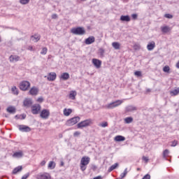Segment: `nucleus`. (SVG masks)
<instances>
[{
  "mask_svg": "<svg viewBox=\"0 0 179 179\" xmlns=\"http://www.w3.org/2000/svg\"><path fill=\"white\" fill-rule=\"evenodd\" d=\"M71 31L73 34H76V36H83L84 34H86V30L82 27L72 28Z\"/></svg>",
  "mask_w": 179,
  "mask_h": 179,
  "instance_id": "f257e3e1",
  "label": "nucleus"
},
{
  "mask_svg": "<svg viewBox=\"0 0 179 179\" xmlns=\"http://www.w3.org/2000/svg\"><path fill=\"white\" fill-rule=\"evenodd\" d=\"M90 163V157H83L80 160V170L82 171H85L86 170V166Z\"/></svg>",
  "mask_w": 179,
  "mask_h": 179,
  "instance_id": "f03ea898",
  "label": "nucleus"
},
{
  "mask_svg": "<svg viewBox=\"0 0 179 179\" xmlns=\"http://www.w3.org/2000/svg\"><path fill=\"white\" fill-rule=\"evenodd\" d=\"M92 124H93L92 120L87 119L78 123L77 124V128L78 129H82L83 128H86V127H90V125H92Z\"/></svg>",
  "mask_w": 179,
  "mask_h": 179,
  "instance_id": "7ed1b4c3",
  "label": "nucleus"
},
{
  "mask_svg": "<svg viewBox=\"0 0 179 179\" xmlns=\"http://www.w3.org/2000/svg\"><path fill=\"white\" fill-rule=\"evenodd\" d=\"M79 121H80V117H79V116H77L67 120L66 125H69V127H72L73 125H75V124H78Z\"/></svg>",
  "mask_w": 179,
  "mask_h": 179,
  "instance_id": "20e7f679",
  "label": "nucleus"
},
{
  "mask_svg": "<svg viewBox=\"0 0 179 179\" xmlns=\"http://www.w3.org/2000/svg\"><path fill=\"white\" fill-rule=\"evenodd\" d=\"M30 87V82L29 81H22L20 84V89L23 92H26V90H29Z\"/></svg>",
  "mask_w": 179,
  "mask_h": 179,
  "instance_id": "39448f33",
  "label": "nucleus"
},
{
  "mask_svg": "<svg viewBox=\"0 0 179 179\" xmlns=\"http://www.w3.org/2000/svg\"><path fill=\"white\" fill-rule=\"evenodd\" d=\"M41 110V106L38 103L34 104L31 106V113L34 115H36Z\"/></svg>",
  "mask_w": 179,
  "mask_h": 179,
  "instance_id": "423d86ee",
  "label": "nucleus"
},
{
  "mask_svg": "<svg viewBox=\"0 0 179 179\" xmlns=\"http://www.w3.org/2000/svg\"><path fill=\"white\" fill-rule=\"evenodd\" d=\"M41 118H43V120H48V117H50V110L48 109H43L41 110L40 113Z\"/></svg>",
  "mask_w": 179,
  "mask_h": 179,
  "instance_id": "0eeeda50",
  "label": "nucleus"
},
{
  "mask_svg": "<svg viewBox=\"0 0 179 179\" xmlns=\"http://www.w3.org/2000/svg\"><path fill=\"white\" fill-rule=\"evenodd\" d=\"M122 104V101L117 100L113 102L110 103L106 106L107 108L111 109L115 108V107H118V106H121Z\"/></svg>",
  "mask_w": 179,
  "mask_h": 179,
  "instance_id": "6e6552de",
  "label": "nucleus"
},
{
  "mask_svg": "<svg viewBox=\"0 0 179 179\" xmlns=\"http://www.w3.org/2000/svg\"><path fill=\"white\" fill-rule=\"evenodd\" d=\"M33 105V100L30 98H26L23 101V106L24 107H27V108H29V107H31Z\"/></svg>",
  "mask_w": 179,
  "mask_h": 179,
  "instance_id": "1a4fd4ad",
  "label": "nucleus"
},
{
  "mask_svg": "<svg viewBox=\"0 0 179 179\" xmlns=\"http://www.w3.org/2000/svg\"><path fill=\"white\" fill-rule=\"evenodd\" d=\"M18 128L21 132H30L31 131L29 127L23 124L19 125Z\"/></svg>",
  "mask_w": 179,
  "mask_h": 179,
  "instance_id": "9d476101",
  "label": "nucleus"
},
{
  "mask_svg": "<svg viewBox=\"0 0 179 179\" xmlns=\"http://www.w3.org/2000/svg\"><path fill=\"white\" fill-rule=\"evenodd\" d=\"M92 64L96 69H100V68H101V61L99 59H92Z\"/></svg>",
  "mask_w": 179,
  "mask_h": 179,
  "instance_id": "9b49d317",
  "label": "nucleus"
},
{
  "mask_svg": "<svg viewBox=\"0 0 179 179\" xmlns=\"http://www.w3.org/2000/svg\"><path fill=\"white\" fill-rule=\"evenodd\" d=\"M47 79H48V80H49V82H53V80L57 79V73H55V72L50 73L48 75Z\"/></svg>",
  "mask_w": 179,
  "mask_h": 179,
  "instance_id": "f8f14e48",
  "label": "nucleus"
},
{
  "mask_svg": "<svg viewBox=\"0 0 179 179\" xmlns=\"http://www.w3.org/2000/svg\"><path fill=\"white\" fill-rule=\"evenodd\" d=\"M38 179H50L51 176L49 175V173H40L37 176Z\"/></svg>",
  "mask_w": 179,
  "mask_h": 179,
  "instance_id": "ddd939ff",
  "label": "nucleus"
},
{
  "mask_svg": "<svg viewBox=\"0 0 179 179\" xmlns=\"http://www.w3.org/2000/svg\"><path fill=\"white\" fill-rule=\"evenodd\" d=\"M161 31L164 34H167V33H170L171 31V27L169 26L161 27Z\"/></svg>",
  "mask_w": 179,
  "mask_h": 179,
  "instance_id": "4468645a",
  "label": "nucleus"
},
{
  "mask_svg": "<svg viewBox=\"0 0 179 179\" xmlns=\"http://www.w3.org/2000/svg\"><path fill=\"white\" fill-rule=\"evenodd\" d=\"M94 41H96V38H94V36H90L85 39V44L89 45L90 44H93V43H94Z\"/></svg>",
  "mask_w": 179,
  "mask_h": 179,
  "instance_id": "2eb2a0df",
  "label": "nucleus"
},
{
  "mask_svg": "<svg viewBox=\"0 0 179 179\" xmlns=\"http://www.w3.org/2000/svg\"><path fill=\"white\" fill-rule=\"evenodd\" d=\"M29 94H31V96H37V94H38V88L36 87H33L32 88H31V90H29Z\"/></svg>",
  "mask_w": 179,
  "mask_h": 179,
  "instance_id": "dca6fc26",
  "label": "nucleus"
},
{
  "mask_svg": "<svg viewBox=\"0 0 179 179\" xmlns=\"http://www.w3.org/2000/svg\"><path fill=\"white\" fill-rule=\"evenodd\" d=\"M20 59V57L11 55L9 57L10 62H17Z\"/></svg>",
  "mask_w": 179,
  "mask_h": 179,
  "instance_id": "f3484780",
  "label": "nucleus"
},
{
  "mask_svg": "<svg viewBox=\"0 0 179 179\" xmlns=\"http://www.w3.org/2000/svg\"><path fill=\"white\" fill-rule=\"evenodd\" d=\"M138 108L134 106H129L126 108V113H131V111H136Z\"/></svg>",
  "mask_w": 179,
  "mask_h": 179,
  "instance_id": "a211bd4d",
  "label": "nucleus"
},
{
  "mask_svg": "<svg viewBox=\"0 0 179 179\" xmlns=\"http://www.w3.org/2000/svg\"><path fill=\"white\" fill-rule=\"evenodd\" d=\"M155 47H156V44L155 43V41H152L151 43H148L147 45V48L148 51H152Z\"/></svg>",
  "mask_w": 179,
  "mask_h": 179,
  "instance_id": "6ab92c4d",
  "label": "nucleus"
},
{
  "mask_svg": "<svg viewBox=\"0 0 179 179\" xmlns=\"http://www.w3.org/2000/svg\"><path fill=\"white\" fill-rule=\"evenodd\" d=\"M6 111L10 114H15V113H16V108L13 106H9L7 108Z\"/></svg>",
  "mask_w": 179,
  "mask_h": 179,
  "instance_id": "aec40b11",
  "label": "nucleus"
},
{
  "mask_svg": "<svg viewBox=\"0 0 179 179\" xmlns=\"http://www.w3.org/2000/svg\"><path fill=\"white\" fill-rule=\"evenodd\" d=\"M120 20L122 22H131V17H129V15H122Z\"/></svg>",
  "mask_w": 179,
  "mask_h": 179,
  "instance_id": "412c9836",
  "label": "nucleus"
},
{
  "mask_svg": "<svg viewBox=\"0 0 179 179\" xmlns=\"http://www.w3.org/2000/svg\"><path fill=\"white\" fill-rule=\"evenodd\" d=\"M63 113H64V115H65L66 117H69V115H71V114H72V109L64 108Z\"/></svg>",
  "mask_w": 179,
  "mask_h": 179,
  "instance_id": "4be33fe9",
  "label": "nucleus"
},
{
  "mask_svg": "<svg viewBox=\"0 0 179 179\" xmlns=\"http://www.w3.org/2000/svg\"><path fill=\"white\" fill-rule=\"evenodd\" d=\"M40 38H41L40 35H37V34H35L31 36V40L32 41H34V43H37V41H40Z\"/></svg>",
  "mask_w": 179,
  "mask_h": 179,
  "instance_id": "5701e85b",
  "label": "nucleus"
},
{
  "mask_svg": "<svg viewBox=\"0 0 179 179\" xmlns=\"http://www.w3.org/2000/svg\"><path fill=\"white\" fill-rule=\"evenodd\" d=\"M115 141L116 142H124V141H125V137L122 136H116L115 137Z\"/></svg>",
  "mask_w": 179,
  "mask_h": 179,
  "instance_id": "b1692460",
  "label": "nucleus"
},
{
  "mask_svg": "<svg viewBox=\"0 0 179 179\" xmlns=\"http://www.w3.org/2000/svg\"><path fill=\"white\" fill-rule=\"evenodd\" d=\"M22 170H23V167L22 166H19L13 169V174H17V173H19V171H22Z\"/></svg>",
  "mask_w": 179,
  "mask_h": 179,
  "instance_id": "393cba45",
  "label": "nucleus"
},
{
  "mask_svg": "<svg viewBox=\"0 0 179 179\" xmlns=\"http://www.w3.org/2000/svg\"><path fill=\"white\" fill-rule=\"evenodd\" d=\"M60 78L63 80H68V79H69V73H63Z\"/></svg>",
  "mask_w": 179,
  "mask_h": 179,
  "instance_id": "a878e982",
  "label": "nucleus"
},
{
  "mask_svg": "<svg viewBox=\"0 0 179 179\" xmlns=\"http://www.w3.org/2000/svg\"><path fill=\"white\" fill-rule=\"evenodd\" d=\"M170 94L172 96H177L178 94H179V87L173 90L172 91H170Z\"/></svg>",
  "mask_w": 179,
  "mask_h": 179,
  "instance_id": "bb28decb",
  "label": "nucleus"
},
{
  "mask_svg": "<svg viewBox=\"0 0 179 179\" xmlns=\"http://www.w3.org/2000/svg\"><path fill=\"white\" fill-rule=\"evenodd\" d=\"M13 157H17V158H20V157H23V152H16L13 155Z\"/></svg>",
  "mask_w": 179,
  "mask_h": 179,
  "instance_id": "cd10ccee",
  "label": "nucleus"
},
{
  "mask_svg": "<svg viewBox=\"0 0 179 179\" xmlns=\"http://www.w3.org/2000/svg\"><path fill=\"white\" fill-rule=\"evenodd\" d=\"M119 166L118 163H115L113 165H112L108 170V173H111V171H113V170H115V169L117 168V166Z\"/></svg>",
  "mask_w": 179,
  "mask_h": 179,
  "instance_id": "c85d7f7f",
  "label": "nucleus"
},
{
  "mask_svg": "<svg viewBox=\"0 0 179 179\" xmlns=\"http://www.w3.org/2000/svg\"><path fill=\"white\" fill-rule=\"evenodd\" d=\"M121 45H120V43L118 42H113L112 43V47H113V48H115V50H120V47Z\"/></svg>",
  "mask_w": 179,
  "mask_h": 179,
  "instance_id": "c756f323",
  "label": "nucleus"
},
{
  "mask_svg": "<svg viewBox=\"0 0 179 179\" xmlns=\"http://www.w3.org/2000/svg\"><path fill=\"white\" fill-rule=\"evenodd\" d=\"M76 96V92L75 91H71L69 94V98L71 100H75V97Z\"/></svg>",
  "mask_w": 179,
  "mask_h": 179,
  "instance_id": "7c9ffc66",
  "label": "nucleus"
},
{
  "mask_svg": "<svg viewBox=\"0 0 179 179\" xmlns=\"http://www.w3.org/2000/svg\"><path fill=\"white\" fill-rule=\"evenodd\" d=\"M48 167V169H50L51 170H52V169H55V162H54L53 161H50L49 162Z\"/></svg>",
  "mask_w": 179,
  "mask_h": 179,
  "instance_id": "2f4dec72",
  "label": "nucleus"
},
{
  "mask_svg": "<svg viewBox=\"0 0 179 179\" xmlns=\"http://www.w3.org/2000/svg\"><path fill=\"white\" fill-rule=\"evenodd\" d=\"M11 92H13V94H16V95L19 94V90L15 86L11 88Z\"/></svg>",
  "mask_w": 179,
  "mask_h": 179,
  "instance_id": "473e14b6",
  "label": "nucleus"
},
{
  "mask_svg": "<svg viewBox=\"0 0 179 179\" xmlns=\"http://www.w3.org/2000/svg\"><path fill=\"white\" fill-rule=\"evenodd\" d=\"M128 169H125V170L124 171L123 173H122L120 174V178L122 179V178H124L125 176H127V174H128Z\"/></svg>",
  "mask_w": 179,
  "mask_h": 179,
  "instance_id": "72a5a7b5",
  "label": "nucleus"
},
{
  "mask_svg": "<svg viewBox=\"0 0 179 179\" xmlns=\"http://www.w3.org/2000/svg\"><path fill=\"white\" fill-rule=\"evenodd\" d=\"M124 121H125L126 124H131V122H132V121H134V119L131 117H126L124 119Z\"/></svg>",
  "mask_w": 179,
  "mask_h": 179,
  "instance_id": "f704fd0d",
  "label": "nucleus"
},
{
  "mask_svg": "<svg viewBox=\"0 0 179 179\" xmlns=\"http://www.w3.org/2000/svg\"><path fill=\"white\" fill-rule=\"evenodd\" d=\"M29 2H30V0H20V3H21V5H27Z\"/></svg>",
  "mask_w": 179,
  "mask_h": 179,
  "instance_id": "c9c22d12",
  "label": "nucleus"
},
{
  "mask_svg": "<svg viewBox=\"0 0 179 179\" xmlns=\"http://www.w3.org/2000/svg\"><path fill=\"white\" fill-rule=\"evenodd\" d=\"M47 51H48V49H47V48H43L41 54L42 55H45V54H47Z\"/></svg>",
  "mask_w": 179,
  "mask_h": 179,
  "instance_id": "e433bc0d",
  "label": "nucleus"
},
{
  "mask_svg": "<svg viewBox=\"0 0 179 179\" xmlns=\"http://www.w3.org/2000/svg\"><path fill=\"white\" fill-rule=\"evenodd\" d=\"M163 71H164V72H166V73H169V72H170V67L169 66H165L163 68Z\"/></svg>",
  "mask_w": 179,
  "mask_h": 179,
  "instance_id": "4c0bfd02",
  "label": "nucleus"
},
{
  "mask_svg": "<svg viewBox=\"0 0 179 179\" xmlns=\"http://www.w3.org/2000/svg\"><path fill=\"white\" fill-rule=\"evenodd\" d=\"M171 143L172 144L171 145V146L172 148H174V147H176V145H178V141L176 140H174L173 141L171 142Z\"/></svg>",
  "mask_w": 179,
  "mask_h": 179,
  "instance_id": "58836bf2",
  "label": "nucleus"
},
{
  "mask_svg": "<svg viewBox=\"0 0 179 179\" xmlns=\"http://www.w3.org/2000/svg\"><path fill=\"white\" fill-rule=\"evenodd\" d=\"M134 49L136 50H141V45L139 44H135L134 45Z\"/></svg>",
  "mask_w": 179,
  "mask_h": 179,
  "instance_id": "ea45409f",
  "label": "nucleus"
},
{
  "mask_svg": "<svg viewBox=\"0 0 179 179\" xmlns=\"http://www.w3.org/2000/svg\"><path fill=\"white\" fill-rule=\"evenodd\" d=\"M169 153H170L169 150H165L163 152V157L165 159L166 156H167V155H169Z\"/></svg>",
  "mask_w": 179,
  "mask_h": 179,
  "instance_id": "a19ab883",
  "label": "nucleus"
},
{
  "mask_svg": "<svg viewBox=\"0 0 179 179\" xmlns=\"http://www.w3.org/2000/svg\"><path fill=\"white\" fill-rule=\"evenodd\" d=\"M164 17H166V19H173V15H171V14H165Z\"/></svg>",
  "mask_w": 179,
  "mask_h": 179,
  "instance_id": "79ce46f5",
  "label": "nucleus"
},
{
  "mask_svg": "<svg viewBox=\"0 0 179 179\" xmlns=\"http://www.w3.org/2000/svg\"><path fill=\"white\" fill-rule=\"evenodd\" d=\"M134 75H135L136 76H138V78H139V77L142 76V72H141V71H136V72L134 73Z\"/></svg>",
  "mask_w": 179,
  "mask_h": 179,
  "instance_id": "37998d69",
  "label": "nucleus"
},
{
  "mask_svg": "<svg viewBox=\"0 0 179 179\" xmlns=\"http://www.w3.org/2000/svg\"><path fill=\"white\" fill-rule=\"evenodd\" d=\"M101 127H102V128H106V127H108V123H107V122L101 123Z\"/></svg>",
  "mask_w": 179,
  "mask_h": 179,
  "instance_id": "c03bdc74",
  "label": "nucleus"
},
{
  "mask_svg": "<svg viewBox=\"0 0 179 179\" xmlns=\"http://www.w3.org/2000/svg\"><path fill=\"white\" fill-rule=\"evenodd\" d=\"M37 101L38 103H43V101H44V98H43V96H41L38 98Z\"/></svg>",
  "mask_w": 179,
  "mask_h": 179,
  "instance_id": "a18cd8bd",
  "label": "nucleus"
},
{
  "mask_svg": "<svg viewBox=\"0 0 179 179\" xmlns=\"http://www.w3.org/2000/svg\"><path fill=\"white\" fill-rule=\"evenodd\" d=\"M30 176V173H27V174H25V175H24L22 177V178L21 179H27V178H29V176Z\"/></svg>",
  "mask_w": 179,
  "mask_h": 179,
  "instance_id": "49530a36",
  "label": "nucleus"
},
{
  "mask_svg": "<svg viewBox=\"0 0 179 179\" xmlns=\"http://www.w3.org/2000/svg\"><path fill=\"white\" fill-rule=\"evenodd\" d=\"M131 17L134 20H136V19H138V14H132Z\"/></svg>",
  "mask_w": 179,
  "mask_h": 179,
  "instance_id": "de8ad7c7",
  "label": "nucleus"
},
{
  "mask_svg": "<svg viewBox=\"0 0 179 179\" xmlns=\"http://www.w3.org/2000/svg\"><path fill=\"white\" fill-rule=\"evenodd\" d=\"M99 54H100V55H101V56L104 55V49L100 48V49H99Z\"/></svg>",
  "mask_w": 179,
  "mask_h": 179,
  "instance_id": "09e8293b",
  "label": "nucleus"
},
{
  "mask_svg": "<svg viewBox=\"0 0 179 179\" xmlns=\"http://www.w3.org/2000/svg\"><path fill=\"white\" fill-rule=\"evenodd\" d=\"M142 179H150V176L148 173L145 175Z\"/></svg>",
  "mask_w": 179,
  "mask_h": 179,
  "instance_id": "8fccbe9b",
  "label": "nucleus"
},
{
  "mask_svg": "<svg viewBox=\"0 0 179 179\" xmlns=\"http://www.w3.org/2000/svg\"><path fill=\"white\" fill-rule=\"evenodd\" d=\"M79 135H80V132L79 131H75L73 134L74 136H79Z\"/></svg>",
  "mask_w": 179,
  "mask_h": 179,
  "instance_id": "3c124183",
  "label": "nucleus"
},
{
  "mask_svg": "<svg viewBox=\"0 0 179 179\" xmlns=\"http://www.w3.org/2000/svg\"><path fill=\"white\" fill-rule=\"evenodd\" d=\"M57 17H58V15L57 14L52 15V19H57Z\"/></svg>",
  "mask_w": 179,
  "mask_h": 179,
  "instance_id": "603ef678",
  "label": "nucleus"
},
{
  "mask_svg": "<svg viewBox=\"0 0 179 179\" xmlns=\"http://www.w3.org/2000/svg\"><path fill=\"white\" fill-rule=\"evenodd\" d=\"M143 159L145 160V162H149V159L146 157H143Z\"/></svg>",
  "mask_w": 179,
  "mask_h": 179,
  "instance_id": "864d4df0",
  "label": "nucleus"
},
{
  "mask_svg": "<svg viewBox=\"0 0 179 179\" xmlns=\"http://www.w3.org/2000/svg\"><path fill=\"white\" fill-rule=\"evenodd\" d=\"M41 166H45V161L43 160L41 162Z\"/></svg>",
  "mask_w": 179,
  "mask_h": 179,
  "instance_id": "5fc2aeb1",
  "label": "nucleus"
},
{
  "mask_svg": "<svg viewBox=\"0 0 179 179\" xmlns=\"http://www.w3.org/2000/svg\"><path fill=\"white\" fill-rule=\"evenodd\" d=\"M21 116H22V120H24L26 118V115L25 114L21 115Z\"/></svg>",
  "mask_w": 179,
  "mask_h": 179,
  "instance_id": "6e6d98bb",
  "label": "nucleus"
},
{
  "mask_svg": "<svg viewBox=\"0 0 179 179\" xmlns=\"http://www.w3.org/2000/svg\"><path fill=\"white\" fill-rule=\"evenodd\" d=\"M103 178L100 176L94 178L93 179H102Z\"/></svg>",
  "mask_w": 179,
  "mask_h": 179,
  "instance_id": "4d7b16f0",
  "label": "nucleus"
},
{
  "mask_svg": "<svg viewBox=\"0 0 179 179\" xmlns=\"http://www.w3.org/2000/svg\"><path fill=\"white\" fill-rule=\"evenodd\" d=\"M15 117L17 118V119L20 118V117H19V115H16L15 116Z\"/></svg>",
  "mask_w": 179,
  "mask_h": 179,
  "instance_id": "13d9d810",
  "label": "nucleus"
},
{
  "mask_svg": "<svg viewBox=\"0 0 179 179\" xmlns=\"http://www.w3.org/2000/svg\"><path fill=\"white\" fill-rule=\"evenodd\" d=\"M29 50H30L31 51H33V47H29Z\"/></svg>",
  "mask_w": 179,
  "mask_h": 179,
  "instance_id": "bf43d9fd",
  "label": "nucleus"
},
{
  "mask_svg": "<svg viewBox=\"0 0 179 179\" xmlns=\"http://www.w3.org/2000/svg\"><path fill=\"white\" fill-rule=\"evenodd\" d=\"M149 92H150V89L147 90V92L149 93Z\"/></svg>",
  "mask_w": 179,
  "mask_h": 179,
  "instance_id": "052dcab7",
  "label": "nucleus"
},
{
  "mask_svg": "<svg viewBox=\"0 0 179 179\" xmlns=\"http://www.w3.org/2000/svg\"><path fill=\"white\" fill-rule=\"evenodd\" d=\"M141 171V168H137V171Z\"/></svg>",
  "mask_w": 179,
  "mask_h": 179,
  "instance_id": "680f3d73",
  "label": "nucleus"
},
{
  "mask_svg": "<svg viewBox=\"0 0 179 179\" xmlns=\"http://www.w3.org/2000/svg\"><path fill=\"white\" fill-rule=\"evenodd\" d=\"M61 166H64V162H61Z\"/></svg>",
  "mask_w": 179,
  "mask_h": 179,
  "instance_id": "e2e57ef3",
  "label": "nucleus"
},
{
  "mask_svg": "<svg viewBox=\"0 0 179 179\" xmlns=\"http://www.w3.org/2000/svg\"><path fill=\"white\" fill-rule=\"evenodd\" d=\"M2 41V40L1 39V36H0V43Z\"/></svg>",
  "mask_w": 179,
  "mask_h": 179,
  "instance_id": "0e129e2a",
  "label": "nucleus"
},
{
  "mask_svg": "<svg viewBox=\"0 0 179 179\" xmlns=\"http://www.w3.org/2000/svg\"><path fill=\"white\" fill-rule=\"evenodd\" d=\"M0 111H1V105H0Z\"/></svg>",
  "mask_w": 179,
  "mask_h": 179,
  "instance_id": "69168bd1",
  "label": "nucleus"
},
{
  "mask_svg": "<svg viewBox=\"0 0 179 179\" xmlns=\"http://www.w3.org/2000/svg\"><path fill=\"white\" fill-rule=\"evenodd\" d=\"M6 117H8V115H6Z\"/></svg>",
  "mask_w": 179,
  "mask_h": 179,
  "instance_id": "338daca9",
  "label": "nucleus"
}]
</instances>
